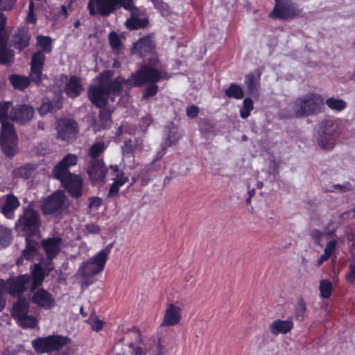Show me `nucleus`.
I'll use <instances>...</instances> for the list:
<instances>
[{"label":"nucleus","instance_id":"7","mask_svg":"<svg viewBox=\"0 0 355 355\" xmlns=\"http://www.w3.org/2000/svg\"><path fill=\"white\" fill-rule=\"evenodd\" d=\"M40 226L39 213L31 206L24 208V211L16 222V227L26 236L34 235Z\"/></svg>","mask_w":355,"mask_h":355},{"label":"nucleus","instance_id":"33","mask_svg":"<svg viewBox=\"0 0 355 355\" xmlns=\"http://www.w3.org/2000/svg\"><path fill=\"white\" fill-rule=\"evenodd\" d=\"M10 81L15 88L21 90L25 89L29 85L30 83V80L28 77L20 76L18 75L10 76Z\"/></svg>","mask_w":355,"mask_h":355},{"label":"nucleus","instance_id":"50","mask_svg":"<svg viewBox=\"0 0 355 355\" xmlns=\"http://www.w3.org/2000/svg\"><path fill=\"white\" fill-rule=\"evenodd\" d=\"M5 282H0V312H1L6 307V298H5Z\"/></svg>","mask_w":355,"mask_h":355},{"label":"nucleus","instance_id":"51","mask_svg":"<svg viewBox=\"0 0 355 355\" xmlns=\"http://www.w3.org/2000/svg\"><path fill=\"white\" fill-rule=\"evenodd\" d=\"M336 244L337 241L336 240H332L327 243L324 252L327 254L329 257L335 252Z\"/></svg>","mask_w":355,"mask_h":355},{"label":"nucleus","instance_id":"27","mask_svg":"<svg viewBox=\"0 0 355 355\" xmlns=\"http://www.w3.org/2000/svg\"><path fill=\"white\" fill-rule=\"evenodd\" d=\"M46 273L42 267L41 263H35L31 270V280H33L31 290L39 287L43 282Z\"/></svg>","mask_w":355,"mask_h":355},{"label":"nucleus","instance_id":"12","mask_svg":"<svg viewBox=\"0 0 355 355\" xmlns=\"http://www.w3.org/2000/svg\"><path fill=\"white\" fill-rule=\"evenodd\" d=\"M57 132L58 138L69 141L76 137L77 123L70 119H61L57 122Z\"/></svg>","mask_w":355,"mask_h":355},{"label":"nucleus","instance_id":"63","mask_svg":"<svg viewBox=\"0 0 355 355\" xmlns=\"http://www.w3.org/2000/svg\"><path fill=\"white\" fill-rule=\"evenodd\" d=\"M131 355H146V354L141 347H137L132 350Z\"/></svg>","mask_w":355,"mask_h":355},{"label":"nucleus","instance_id":"26","mask_svg":"<svg viewBox=\"0 0 355 355\" xmlns=\"http://www.w3.org/2000/svg\"><path fill=\"white\" fill-rule=\"evenodd\" d=\"M30 35L27 28H18L17 31L13 34L12 38V43L13 46L21 51L29 44Z\"/></svg>","mask_w":355,"mask_h":355},{"label":"nucleus","instance_id":"4","mask_svg":"<svg viewBox=\"0 0 355 355\" xmlns=\"http://www.w3.org/2000/svg\"><path fill=\"white\" fill-rule=\"evenodd\" d=\"M112 247L113 243L107 245L79 266L78 272L80 274L84 284L86 286L92 284L94 277L103 270Z\"/></svg>","mask_w":355,"mask_h":355},{"label":"nucleus","instance_id":"53","mask_svg":"<svg viewBox=\"0 0 355 355\" xmlns=\"http://www.w3.org/2000/svg\"><path fill=\"white\" fill-rule=\"evenodd\" d=\"M346 279L351 283L355 280V261L351 263L349 272L346 275Z\"/></svg>","mask_w":355,"mask_h":355},{"label":"nucleus","instance_id":"11","mask_svg":"<svg viewBox=\"0 0 355 355\" xmlns=\"http://www.w3.org/2000/svg\"><path fill=\"white\" fill-rule=\"evenodd\" d=\"M66 196L63 191H57L43 201L41 209L44 214L52 215L62 210Z\"/></svg>","mask_w":355,"mask_h":355},{"label":"nucleus","instance_id":"59","mask_svg":"<svg viewBox=\"0 0 355 355\" xmlns=\"http://www.w3.org/2000/svg\"><path fill=\"white\" fill-rule=\"evenodd\" d=\"M311 236L317 241H319L321 239L322 234L317 230H311L310 233Z\"/></svg>","mask_w":355,"mask_h":355},{"label":"nucleus","instance_id":"16","mask_svg":"<svg viewBox=\"0 0 355 355\" xmlns=\"http://www.w3.org/2000/svg\"><path fill=\"white\" fill-rule=\"evenodd\" d=\"M34 115V109L28 105H18L10 110V120L19 124L29 121Z\"/></svg>","mask_w":355,"mask_h":355},{"label":"nucleus","instance_id":"52","mask_svg":"<svg viewBox=\"0 0 355 355\" xmlns=\"http://www.w3.org/2000/svg\"><path fill=\"white\" fill-rule=\"evenodd\" d=\"M168 146L166 144H162L160 146V149L157 152L156 155H155V157L153 160V164H155L158 160L161 159L163 156L166 154V149Z\"/></svg>","mask_w":355,"mask_h":355},{"label":"nucleus","instance_id":"10","mask_svg":"<svg viewBox=\"0 0 355 355\" xmlns=\"http://www.w3.org/2000/svg\"><path fill=\"white\" fill-rule=\"evenodd\" d=\"M301 10L289 0H275V6L270 13L272 18L286 19L298 16Z\"/></svg>","mask_w":355,"mask_h":355},{"label":"nucleus","instance_id":"19","mask_svg":"<svg viewBox=\"0 0 355 355\" xmlns=\"http://www.w3.org/2000/svg\"><path fill=\"white\" fill-rule=\"evenodd\" d=\"M131 12V17L126 20L125 26L130 30H135L146 27L148 24V19L144 13L137 8L132 1V8L125 9Z\"/></svg>","mask_w":355,"mask_h":355},{"label":"nucleus","instance_id":"23","mask_svg":"<svg viewBox=\"0 0 355 355\" xmlns=\"http://www.w3.org/2000/svg\"><path fill=\"white\" fill-rule=\"evenodd\" d=\"M155 47L154 42L151 37L146 36L139 40L135 42L132 48V51L135 54H138L141 57L146 56L153 53Z\"/></svg>","mask_w":355,"mask_h":355},{"label":"nucleus","instance_id":"6","mask_svg":"<svg viewBox=\"0 0 355 355\" xmlns=\"http://www.w3.org/2000/svg\"><path fill=\"white\" fill-rule=\"evenodd\" d=\"M132 1L133 0H89L87 9L91 16L100 15L107 17L121 8L131 9Z\"/></svg>","mask_w":355,"mask_h":355},{"label":"nucleus","instance_id":"30","mask_svg":"<svg viewBox=\"0 0 355 355\" xmlns=\"http://www.w3.org/2000/svg\"><path fill=\"white\" fill-rule=\"evenodd\" d=\"M337 128V124L333 119H326L320 124L319 135L336 136Z\"/></svg>","mask_w":355,"mask_h":355},{"label":"nucleus","instance_id":"24","mask_svg":"<svg viewBox=\"0 0 355 355\" xmlns=\"http://www.w3.org/2000/svg\"><path fill=\"white\" fill-rule=\"evenodd\" d=\"M62 239L60 237L49 238L43 240L42 246L46 254L48 259L52 260L60 251Z\"/></svg>","mask_w":355,"mask_h":355},{"label":"nucleus","instance_id":"3","mask_svg":"<svg viewBox=\"0 0 355 355\" xmlns=\"http://www.w3.org/2000/svg\"><path fill=\"white\" fill-rule=\"evenodd\" d=\"M11 101L0 102L1 146L3 153L8 157L14 156L18 150V139L11 121Z\"/></svg>","mask_w":355,"mask_h":355},{"label":"nucleus","instance_id":"5","mask_svg":"<svg viewBox=\"0 0 355 355\" xmlns=\"http://www.w3.org/2000/svg\"><path fill=\"white\" fill-rule=\"evenodd\" d=\"M324 99L319 94L309 93L297 98L294 103V113L297 117L317 114L323 110Z\"/></svg>","mask_w":355,"mask_h":355},{"label":"nucleus","instance_id":"57","mask_svg":"<svg viewBox=\"0 0 355 355\" xmlns=\"http://www.w3.org/2000/svg\"><path fill=\"white\" fill-rule=\"evenodd\" d=\"M86 229L89 233L92 234H98L100 232L99 227L95 224L87 225Z\"/></svg>","mask_w":355,"mask_h":355},{"label":"nucleus","instance_id":"62","mask_svg":"<svg viewBox=\"0 0 355 355\" xmlns=\"http://www.w3.org/2000/svg\"><path fill=\"white\" fill-rule=\"evenodd\" d=\"M166 352V348L164 346H162V345H160L159 343H158V345L157 346L156 355H164Z\"/></svg>","mask_w":355,"mask_h":355},{"label":"nucleus","instance_id":"40","mask_svg":"<svg viewBox=\"0 0 355 355\" xmlns=\"http://www.w3.org/2000/svg\"><path fill=\"white\" fill-rule=\"evenodd\" d=\"M12 231L3 226H0V245L7 247L11 242Z\"/></svg>","mask_w":355,"mask_h":355},{"label":"nucleus","instance_id":"28","mask_svg":"<svg viewBox=\"0 0 355 355\" xmlns=\"http://www.w3.org/2000/svg\"><path fill=\"white\" fill-rule=\"evenodd\" d=\"M65 93L71 98L78 96L83 91V87L80 78L72 76L66 84L64 88Z\"/></svg>","mask_w":355,"mask_h":355},{"label":"nucleus","instance_id":"54","mask_svg":"<svg viewBox=\"0 0 355 355\" xmlns=\"http://www.w3.org/2000/svg\"><path fill=\"white\" fill-rule=\"evenodd\" d=\"M187 115L190 118H195L198 116L199 112V108L198 106L192 105L187 107Z\"/></svg>","mask_w":355,"mask_h":355},{"label":"nucleus","instance_id":"14","mask_svg":"<svg viewBox=\"0 0 355 355\" xmlns=\"http://www.w3.org/2000/svg\"><path fill=\"white\" fill-rule=\"evenodd\" d=\"M45 61V55L41 51H37L33 53L31 63V80L36 84H40L46 76L43 74V67Z\"/></svg>","mask_w":355,"mask_h":355},{"label":"nucleus","instance_id":"1","mask_svg":"<svg viewBox=\"0 0 355 355\" xmlns=\"http://www.w3.org/2000/svg\"><path fill=\"white\" fill-rule=\"evenodd\" d=\"M113 72L105 71L100 75L98 84L91 87L88 90V96L91 102L100 108L99 118L103 128L110 127L111 111L105 107L110 95H118L122 89L123 78L117 77L111 80Z\"/></svg>","mask_w":355,"mask_h":355},{"label":"nucleus","instance_id":"8","mask_svg":"<svg viewBox=\"0 0 355 355\" xmlns=\"http://www.w3.org/2000/svg\"><path fill=\"white\" fill-rule=\"evenodd\" d=\"M29 302L19 299L12 306V316L17 324L24 329H33L37 325V318L28 314Z\"/></svg>","mask_w":355,"mask_h":355},{"label":"nucleus","instance_id":"48","mask_svg":"<svg viewBox=\"0 0 355 355\" xmlns=\"http://www.w3.org/2000/svg\"><path fill=\"white\" fill-rule=\"evenodd\" d=\"M53 110V103L49 100H44L41 106L38 108V112L41 115L46 114Z\"/></svg>","mask_w":355,"mask_h":355},{"label":"nucleus","instance_id":"15","mask_svg":"<svg viewBox=\"0 0 355 355\" xmlns=\"http://www.w3.org/2000/svg\"><path fill=\"white\" fill-rule=\"evenodd\" d=\"M31 282V275H24L17 278L11 279L5 282V291L13 295H19L28 288Z\"/></svg>","mask_w":355,"mask_h":355},{"label":"nucleus","instance_id":"45","mask_svg":"<svg viewBox=\"0 0 355 355\" xmlns=\"http://www.w3.org/2000/svg\"><path fill=\"white\" fill-rule=\"evenodd\" d=\"M256 78L254 73H250L246 75L245 85L250 93H252L256 90Z\"/></svg>","mask_w":355,"mask_h":355},{"label":"nucleus","instance_id":"39","mask_svg":"<svg viewBox=\"0 0 355 355\" xmlns=\"http://www.w3.org/2000/svg\"><path fill=\"white\" fill-rule=\"evenodd\" d=\"M319 289L322 298H329L333 291L332 283L327 279H322L320 282Z\"/></svg>","mask_w":355,"mask_h":355},{"label":"nucleus","instance_id":"56","mask_svg":"<svg viewBox=\"0 0 355 355\" xmlns=\"http://www.w3.org/2000/svg\"><path fill=\"white\" fill-rule=\"evenodd\" d=\"M119 187L116 182H113L112 185L110 187L109 191H108V197H112L114 196H116L119 190Z\"/></svg>","mask_w":355,"mask_h":355},{"label":"nucleus","instance_id":"20","mask_svg":"<svg viewBox=\"0 0 355 355\" xmlns=\"http://www.w3.org/2000/svg\"><path fill=\"white\" fill-rule=\"evenodd\" d=\"M182 318V309L173 303H168L164 311L162 327H171L178 324Z\"/></svg>","mask_w":355,"mask_h":355},{"label":"nucleus","instance_id":"44","mask_svg":"<svg viewBox=\"0 0 355 355\" xmlns=\"http://www.w3.org/2000/svg\"><path fill=\"white\" fill-rule=\"evenodd\" d=\"M154 8L157 10L162 15H167L169 13L168 5L162 0H150Z\"/></svg>","mask_w":355,"mask_h":355},{"label":"nucleus","instance_id":"34","mask_svg":"<svg viewBox=\"0 0 355 355\" xmlns=\"http://www.w3.org/2000/svg\"><path fill=\"white\" fill-rule=\"evenodd\" d=\"M336 136H326L319 135L318 139V144L324 150L332 149L336 144Z\"/></svg>","mask_w":355,"mask_h":355},{"label":"nucleus","instance_id":"43","mask_svg":"<svg viewBox=\"0 0 355 355\" xmlns=\"http://www.w3.org/2000/svg\"><path fill=\"white\" fill-rule=\"evenodd\" d=\"M109 42L112 49L116 53H119L121 47V41L119 35L114 31L110 32L109 34Z\"/></svg>","mask_w":355,"mask_h":355},{"label":"nucleus","instance_id":"31","mask_svg":"<svg viewBox=\"0 0 355 355\" xmlns=\"http://www.w3.org/2000/svg\"><path fill=\"white\" fill-rule=\"evenodd\" d=\"M325 104L331 110L340 112L347 107V102L343 99L330 97L325 101Z\"/></svg>","mask_w":355,"mask_h":355},{"label":"nucleus","instance_id":"13","mask_svg":"<svg viewBox=\"0 0 355 355\" xmlns=\"http://www.w3.org/2000/svg\"><path fill=\"white\" fill-rule=\"evenodd\" d=\"M60 180L64 189L74 198H78L82 194L83 180L80 175L73 173L64 175L62 178H56Z\"/></svg>","mask_w":355,"mask_h":355},{"label":"nucleus","instance_id":"42","mask_svg":"<svg viewBox=\"0 0 355 355\" xmlns=\"http://www.w3.org/2000/svg\"><path fill=\"white\" fill-rule=\"evenodd\" d=\"M253 101L250 98H246L243 100V106L240 110V116L242 119L248 118L250 112L253 110Z\"/></svg>","mask_w":355,"mask_h":355},{"label":"nucleus","instance_id":"29","mask_svg":"<svg viewBox=\"0 0 355 355\" xmlns=\"http://www.w3.org/2000/svg\"><path fill=\"white\" fill-rule=\"evenodd\" d=\"M26 245L23 250L22 257L26 260L32 261L38 254V243L30 239V236L26 238Z\"/></svg>","mask_w":355,"mask_h":355},{"label":"nucleus","instance_id":"2","mask_svg":"<svg viewBox=\"0 0 355 355\" xmlns=\"http://www.w3.org/2000/svg\"><path fill=\"white\" fill-rule=\"evenodd\" d=\"M155 62L149 64L142 65L135 73H132L130 78L125 80L123 83L131 87H141L149 84L142 92V98L146 99L155 96L159 90L157 83L161 80L168 79L167 73L157 69L155 67Z\"/></svg>","mask_w":355,"mask_h":355},{"label":"nucleus","instance_id":"60","mask_svg":"<svg viewBox=\"0 0 355 355\" xmlns=\"http://www.w3.org/2000/svg\"><path fill=\"white\" fill-rule=\"evenodd\" d=\"M128 180V178L127 177H124L123 175L118 176L114 182H116L119 187H122L127 181Z\"/></svg>","mask_w":355,"mask_h":355},{"label":"nucleus","instance_id":"37","mask_svg":"<svg viewBox=\"0 0 355 355\" xmlns=\"http://www.w3.org/2000/svg\"><path fill=\"white\" fill-rule=\"evenodd\" d=\"M225 95L229 98L235 99H241L243 97V92L242 88L234 83H232L225 91Z\"/></svg>","mask_w":355,"mask_h":355},{"label":"nucleus","instance_id":"18","mask_svg":"<svg viewBox=\"0 0 355 355\" xmlns=\"http://www.w3.org/2000/svg\"><path fill=\"white\" fill-rule=\"evenodd\" d=\"M3 201L0 205L1 213L9 220H12L15 217V211L20 206V202L18 198L12 193H8L3 196Z\"/></svg>","mask_w":355,"mask_h":355},{"label":"nucleus","instance_id":"21","mask_svg":"<svg viewBox=\"0 0 355 355\" xmlns=\"http://www.w3.org/2000/svg\"><path fill=\"white\" fill-rule=\"evenodd\" d=\"M78 157L76 155L68 153L55 166L53 170L54 178H62L64 175L70 173L69 168L76 165Z\"/></svg>","mask_w":355,"mask_h":355},{"label":"nucleus","instance_id":"61","mask_svg":"<svg viewBox=\"0 0 355 355\" xmlns=\"http://www.w3.org/2000/svg\"><path fill=\"white\" fill-rule=\"evenodd\" d=\"M6 24V17L2 12H0V29L4 31Z\"/></svg>","mask_w":355,"mask_h":355},{"label":"nucleus","instance_id":"9","mask_svg":"<svg viewBox=\"0 0 355 355\" xmlns=\"http://www.w3.org/2000/svg\"><path fill=\"white\" fill-rule=\"evenodd\" d=\"M69 340L68 338L58 335L49 336L34 339L32 341V346L37 353H50L60 350L67 345Z\"/></svg>","mask_w":355,"mask_h":355},{"label":"nucleus","instance_id":"47","mask_svg":"<svg viewBox=\"0 0 355 355\" xmlns=\"http://www.w3.org/2000/svg\"><path fill=\"white\" fill-rule=\"evenodd\" d=\"M352 189V186L349 182H346L343 184H336L331 186V189H326L327 192H333L338 191L340 192H346Z\"/></svg>","mask_w":355,"mask_h":355},{"label":"nucleus","instance_id":"35","mask_svg":"<svg viewBox=\"0 0 355 355\" xmlns=\"http://www.w3.org/2000/svg\"><path fill=\"white\" fill-rule=\"evenodd\" d=\"M37 46L41 49L44 54L49 53L52 51V40L49 36L38 35L37 37Z\"/></svg>","mask_w":355,"mask_h":355},{"label":"nucleus","instance_id":"49","mask_svg":"<svg viewBox=\"0 0 355 355\" xmlns=\"http://www.w3.org/2000/svg\"><path fill=\"white\" fill-rule=\"evenodd\" d=\"M34 169L35 168L32 165H24L19 169V173L21 176L25 178H28L31 175V173Z\"/></svg>","mask_w":355,"mask_h":355},{"label":"nucleus","instance_id":"22","mask_svg":"<svg viewBox=\"0 0 355 355\" xmlns=\"http://www.w3.org/2000/svg\"><path fill=\"white\" fill-rule=\"evenodd\" d=\"M32 302L45 310H50L55 305V300L53 295L43 288L38 289L34 293Z\"/></svg>","mask_w":355,"mask_h":355},{"label":"nucleus","instance_id":"64","mask_svg":"<svg viewBox=\"0 0 355 355\" xmlns=\"http://www.w3.org/2000/svg\"><path fill=\"white\" fill-rule=\"evenodd\" d=\"M329 257L324 252L320 256L317 262V266H320L322 265L325 261H327Z\"/></svg>","mask_w":355,"mask_h":355},{"label":"nucleus","instance_id":"25","mask_svg":"<svg viewBox=\"0 0 355 355\" xmlns=\"http://www.w3.org/2000/svg\"><path fill=\"white\" fill-rule=\"evenodd\" d=\"M291 318L285 320H275L269 326V330L273 335L286 334L293 329Z\"/></svg>","mask_w":355,"mask_h":355},{"label":"nucleus","instance_id":"32","mask_svg":"<svg viewBox=\"0 0 355 355\" xmlns=\"http://www.w3.org/2000/svg\"><path fill=\"white\" fill-rule=\"evenodd\" d=\"M107 148V145L104 141L99 140L95 141L89 149L88 155L93 159H97Z\"/></svg>","mask_w":355,"mask_h":355},{"label":"nucleus","instance_id":"38","mask_svg":"<svg viewBox=\"0 0 355 355\" xmlns=\"http://www.w3.org/2000/svg\"><path fill=\"white\" fill-rule=\"evenodd\" d=\"M14 57V53L6 46V43L0 45V63L9 64L12 62Z\"/></svg>","mask_w":355,"mask_h":355},{"label":"nucleus","instance_id":"41","mask_svg":"<svg viewBox=\"0 0 355 355\" xmlns=\"http://www.w3.org/2000/svg\"><path fill=\"white\" fill-rule=\"evenodd\" d=\"M306 311V302L303 299L299 300L294 311V315L295 319L300 322L302 321L304 319Z\"/></svg>","mask_w":355,"mask_h":355},{"label":"nucleus","instance_id":"36","mask_svg":"<svg viewBox=\"0 0 355 355\" xmlns=\"http://www.w3.org/2000/svg\"><path fill=\"white\" fill-rule=\"evenodd\" d=\"M180 138V134L177 127L171 125L168 128L166 141L164 144L166 146H172L175 145Z\"/></svg>","mask_w":355,"mask_h":355},{"label":"nucleus","instance_id":"46","mask_svg":"<svg viewBox=\"0 0 355 355\" xmlns=\"http://www.w3.org/2000/svg\"><path fill=\"white\" fill-rule=\"evenodd\" d=\"M136 144L135 141L128 140L125 142L123 146L122 147V152L123 156L129 157L133 153L135 148Z\"/></svg>","mask_w":355,"mask_h":355},{"label":"nucleus","instance_id":"58","mask_svg":"<svg viewBox=\"0 0 355 355\" xmlns=\"http://www.w3.org/2000/svg\"><path fill=\"white\" fill-rule=\"evenodd\" d=\"M103 322L100 320H96L92 324V328L96 331H98L103 329Z\"/></svg>","mask_w":355,"mask_h":355},{"label":"nucleus","instance_id":"55","mask_svg":"<svg viewBox=\"0 0 355 355\" xmlns=\"http://www.w3.org/2000/svg\"><path fill=\"white\" fill-rule=\"evenodd\" d=\"M102 204V199L99 197L93 196L89 199V208H98Z\"/></svg>","mask_w":355,"mask_h":355},{"label":"nucleus","instance_id":"17","mask_svg":"<svg viewBox=\"0 0 355 355\" xmlns=\"http://www.w3.org/2000/svg\"><path fill=\"white\" fill-rule=\"evenodd\" d=\"M107 172L102 159H94L89 162L87 173L92 184L103 182Z\"/></svg>","mask_w":355,"mask_h":355}]
</instances>
